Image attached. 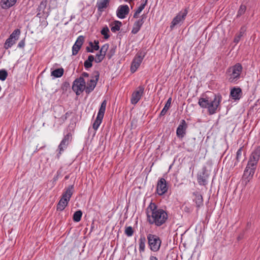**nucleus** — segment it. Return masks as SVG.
Masks as SVG:
<instances>
[{"mask_svg": "<svg viewBox=\"0 0 260 260\" xmlns=\"http://www.w3.org/2000/svg\"><path fill=\"white\" fill-rule=\"evenodd\" d=\"M97 54H99L100 55H102V56H103L104 57H105V55L106 54L104 52H102V51H101V50H100L99 52Z\"/></svg>", "mask_w": 260, "mask_h": 260, "instance_id": "37998d69", "label": "nucleus"}, {"mask_svg": "<svg viewBox=\"0 0 260 260\" xmlns=\"http://www.w3.org/2000/svg\"><path fill=\"white\" fill-rule=\"evenodd\" d=\"M104 58L105 57H103V56L100 55L99 54H96V56H95V59H94V60H95V61L96 62L99 63V62H101L104 59Z\"/></svg>", "mask_w": 260, "mask_h": 260, "instance_id": "a19ab883", "label": "nucleus"}, {"mask_svg": "<svg viewBox=\"0 0 260 260\" xmlns=\"http://www.w3.org/2000/svg\"><path fill=\"white\" fill-rule=\"evenodd\" d=\"M17 0H2V5L3 8H7L13 6Z\"/></svg>", "mask_w": 260, "mask_h": 260, "instance_id": "cd10ccee", "label": "nucleus"}, {"mask_svg": "<svg viewBox=\"0 0 260 260\" xmlns=\"http://www.w3.org/2000/svg\"><path fill=\"white\" fill-rule=\"evenodd\" d=\"M99 41L94 40V42H89V46L86 47V50L87 52H93L94 51H97L99 49Z\"/></svg>", "mask_w": 260, "mask_h": 260, "instance_id": "aec40b11", "label": "nucleus"}, {"mask_svg": "<svg viewBox=\"0 0 260 260\" xmlns=\"http://www.w3.org/2000/svg\"><path fill=\"white\" fill-rule=\"evenodd\" d=\"M242 66L238 63L230 67L227 71L229 81L230 82H236L240 78L242 71Z\"/></svg>", "mask_w": 260, "mask_h": 260, "instance_id": "20e7f679", "label": "nucleus"}, {"mask_svg": "<svg viewBox=\"0 0 260 260\" xmlns=\"http://www.w3.org/2000/svg\"><path fill=\"white\" fill-rule=\"evenodd\" d=\"M221 95L214 94L212 97L205 96L199 100L198 104L203 108H207L210 115L214 114L221 101Z\"/></svg>", "mask_w": 260, "mask_h": 260, "instance_id": "f03ea898", "label": "nucleus"}, {"mask_svg": "<svg viewBox=\"0 0 260 260\" xmlns=\"http://www.w3.org/2000/svg\"><path fill=\"white\" fill-rule=\"evenodd\" d=\"M242 95V90L240 87H234L230 92L231 98L235 100H239Z\"/></svg>", "mask_w": 260, "mask_h": 260, "instance_id": "a211bd4d", "label": "nucleus"}, {"mask_svg": "<svg viewBox=\"0 0 260 260\" xmlns=\"http://www.w3.org/2000/svg\"><path fill=\"white\" fill-rule=\"evenodd\" d=\"M187 127V123L185 120H182L178 126L176 131V134L178 137L182 138L184 137L186 130Z\"/></svg>", "mask_w": 260, "mask_h": 260, "instance_id": "dca6fc26", "label": "nucleus"}, {"mask_svg": "<svg viewBox=\"0 0 260 260\" xmlns=\"http://www.w3.org/2000/svg\"><path fill=\"white\" fill-rule=\"evenodd\" d=\"M147 239L150 249L154 252L158 251L161 243L159 238L156 235L149 234L147 235Z\"/></svg>", "mask_w": 260, "mask_h": 260, "instance_id": "39448f33", "label": "nucleus"}, {"mask_svg": "<svg viewBox=\"0 0 260 260\" xmlns=\"http://www.w3.org/2000/svg\"><path fill=\"white\" fill-rule=\"evenodd\" d=\"M144 87L143 86H139L133 92L131 99V102L133 105H136L141 99L144 94Z\"/></svg>", "mask_w": 260, "mask_h": 260, "instance_id": "9b49d317", "label": "nucleus"}, {"mask_svg": "<svg viewBox=\"0 0 260 260\" xmlns=\"http://www.w3.org/2000/svg\"><path fill=\"white\" fill-rule=\"evenodd\" d=\"M187 13V10L186 9H184L183 11H180L174 18L170 25L171 30H172L176 25L179 24L181 23H183L186 18Z\"/></svg>", "mask_w": 260, "mask_h": 260, "instance_id": "9d476101", "label": "nucleus"}, {"mask_svg": "<svg viewBox=\"0 0 260 260\" xmlns=\"http://www.w3.org/2000/svg\"><path fill=\"white\" fill-rule=\"evenodd\" d=\"M71 139L72 135L70 133L64 136L58 146L60 151L59 153H61V152L63 150L64 148L67 147L69 142L71 141Z\"/></svg>", "mask_w": 260, "mask_h": 260, "instance_id": "6ab92c4d", "label": "nucleus"}, {"mask_svg": "<svg viewBox=\"0 0 260 260\" xmlns=\"http://www.w3.org/2000/svg\"><path fill=\"white\" fill-rule=\"evenodd\" d=\"M16 41L14 39L11 38H9L6 41L5 43L4 47L6 49H8L9 48H11L14 44L16 43Z\"/></svg>", "mask_w": 260, "mask_h": 260, "instance_id": "7c9ffc66", "label": "nucleus"}, {"mask_svg": "<svg viewBox=\"0 0 260 260\" xmlns=\"http://www.w3.org/2000/svg\"><path fill=\"white\" fill-rule=\"evenodd\" d=\"M64 73V70L62 68H59L55 69V70L53 71L51 74V76H53L56 78H59L61 77Z\"/></svg>", "mask_w": 260, "mask_h": 260, "instance_id": "c756f323", "label": "nucleus"}, {"mask_svg": "<svg viewBox=\"0 0 260 260\" xmlns=\"http://www.w3.org/2000/svg\"><path fill=\"white\" fill-rule=\"evenodd\" d=\"M109 47V45L108 44H105L104 45L102 46L100 50L102 51V52H104L106 54L107 51H108Z\"/></svg>", "mask_w": 260, "mask_h": 260, "instance_id": "79ce46f5", "label": "nucleus"}, {"mask_svg": "<svg viewBox=\"0 0 260 260\" xmlns=\"http://www.w3.org/2000/svg\"><path fill=\"white\" fill-rule=\"evenodd\" d=\"M168 190V187L166 180L161 178L157 182L156 186V192L159 195L161 196L165 194Z\"/></svg>", "mask_w": 260, "mask_h": 260, "instance_id": "f8f14e48", "label": "nucleus"}, {"mask_svg": "<svg viewBox=\"0 0 260 260\" xmlns=\"http://www.w3.org/2000/svg\"><path fill=\"white\" fill-rule=\"evenodd\" d=\"M103 118H102V117H101L99 116H96V119L94 121V123H93V125H92L93 128L95 131H96L99 128L100 124L102 123Z\"/></svg>", "mask_w": 260, "mask_h": 260, "instance_id": "473e14b6", "label": "nucleus"}, {"mask_svg": "<svg viewBox=\"0 0 260 260\" xmlns=\"http://www.w3.org/2000/svg\"><path fill=\"white\" fill-rule=\"evenodd\" d=\"M110 0H100L96 3V7L98 10L100 12L104 11V9H106L109 5Z\"/></svg>", "mask_w": 260, "mask_h": 260, "instance_id": "412c9836", "label": "nucleus"}, {"mask_svg": "<svg viewBox=\"0 0 260 260\" xmlns=\"http://www.w3.org/2000/svg\"><path fill=\"white\" fill-rule=\"evenodd\" d=\"M242 148L239 149L236 153V161L239 162L242 157Z\"/></svg>", "mask_w": 260, "mask_h": 260, "instance_id": "58836bf2", "label": "nucleus"}, {"mask_svg": "<svg viewBox=\"0 0 260 260\" xmlns=\"http://www.w3.org/2000/svg\"><path fill=\"white\" fill-rule=\"evenodd\" d=\"M129 12V8L127 5H120L117 10L116 14L119 18L124 19Z\"/></svg>", "mask_w": 260, "mask_h": 260, "instance_id": "2eb2a0df", "label": "nucleus"}, {"mask_svg": "<svg viewBox=\"0 0 260 260\" xmlns=\"http://www.w3.org/2000/svg\"><path fill=\"white\" fill-rule=\"evenodd\" d=\"M146 240L144 235H141L139 240V250L140 252H143L145 249Z\"/></svg>", "mask_w": 260, "mask_h": 260, "instance_id": "b1692460", "label": "nucleus"}, {"mask_svg": "<svg viewBox=\"0 0 260 260\" xmlns=\"http://www.w3.org/2000/svg\"><path fill=\"white\" fill-rule=\"evenodd\" d=\"M172 99L171 98H170L167 101L164 108L161 110L160 113V116H164L165 115L166 113L167 112L168 110L169 109L171 104Z\"/></svg>", "mask_w": 260, "mask_h": 260, "instance_id": "c85d7f7f", "label": "nucleus"}, {"mask_svg": "<svg viewBox=\"0 0 260 260\" xmlns=\"http://www.w3.org/2000/svg\"><path fill=\"white\" fill-rule=\"evenodd\" d=\"M256 168L254 167H250L246 166V168L244 171L243 178L246 181V184L250 181L253 178Z\"/></svg>", "mask_w": 260, "mask_h": 260, "instance_id": "4468645a", "label": "nucleus"}, {"mask_svg": "<svg viewBox=\"0 0 260 260\" xmlns=\"http://www.w3.org/2000/svg\"><path fill=\"white\" fill-rule=\"evenodd\" d=\"M148 0H141V4L138 8L137 10L136 11L135 13L134 14V18H138L139 14L143 11V10L145 8V7L147 4Z\"/></svg>", "mask_w": 260, "mask_h": 260, "instance_id": "393cba45", "label": "nucleus"}, {"mask_svg": "<svg viewBox=\"0 0 260 260\" xmlns=\"http://www.w3.org/2000/svg\"><path fill=\"white\" fill-rule=\"evenodd\" d=\"M243 36V32L241 31L239 34L236 35L234 38V42L236 44L238 43L240 40L241 37Z\"/></svg>", "mask_w": 260, "mask_h": 260, "instance_id": "ea45409f", "label": "nucleus"}, {"mask_svg": "<svg viewBox=\"0 0 260 260\" xmlns=\"http://www.w3.org/2000/svg\"><path fill=\"white\" fill-rule=\"evenodd\" d=\"M207 176L205 172L201 173L198 176V182L201 185H206L207 184Z\"/></svg>", "mask_w": 260, "mask_h": 260, "instance_id": "5701e85b", "label": "nucleus"}, {"mask_svg": "<svg viewBox=\"0 0 260 260\" xmlns=\"http://www.w3.org/2000/svg\"><path fill=\"white\" fill-rule=\"evenodd\" d=\"M85 40V38L83 36H79L75 44L73 45L72 47V55H76L78 54L79 51L81 49L82 46L83 44V43Z\"/></svg>", "mask_w": 260, "mask_h": 260, "instance_id": "ddd939ff", "label": "nucleus"}, {"mask_svg": "<svg viewBox=\"0 0 260 260\" xmlns=\"http://www.w3.org/2000/svg\"><path fill=\"white\" fill-rule=\"evenodd\" d=\"M89 76V74L86 73V72H83L82 74V76L83 78V77H88Z\"/></svg>", "mask_w": 260, "mask_h": 260, "instance_id": "c03bdc74", "label": "nucleus"}, {"mask_svg": "<svg viewBox=\"0 0 260 260\" xmlns=\"http://www.w3.org/2000/svg\"><path fill=\"white\" fill-rule=\"evenodd\" d=\"M194 199L193 201L195 202L197 207L199 208L203 205V199L201 194L198 192L193 193Z\"/></svg>", "mask_w": 260, "mask_h": 260, "instance_id": "4be33fe9", "label": "nucleus"}, {"mask_svg": "<svg viewBox=\"0 0 260 260\" xmlns=\"http://www.w3.org/2000/svg\"><path fill=\"white\" fill-rule=\"evenodd\" d=\"M147 220L150 224L160 226L165 224L168 220L167 211L158 208L155 203L151 202L146 209Z\"/></svg>", "mask_w": 260, "mask_h": 260, "instance_id": "f257e3e1", "label": "nucleus"}, {"mask_svg": "<svg viewBox=\"0 0 260 260\" xmlns=\"http://www.w3.org/2000/svg\"><path fill=\"white\" fill-rule=\"evenodd\" d=\"M125 234L128 237H131L134 234V230L132 226H128L125 230Z\"/></svg>", "mask_w": 260, "mask_h": 260, "instance_id": "4c0bfd02", "label": "nucleus"}, {"mask_svg": "<svg viewBox=\"0 0 260 260\" xmlns=\"http://www.w3.org/2000/svg\"><path fill=\"white\" fill-rule=\"evenodd\" d=\"M121 25L122 23L121 22L119 21H115L112 25L111 28V31L113 32H116V31L119 30Z\"/></svg>", "mask_w": 260, "mask_h": 260, "instance_id": "2f4dec72", "label": "nucleus"}, {"mask_svg": "<svg viewBox=\"0 0 260 260\" xmlns=\"http://www.w3.org/2000/svg\"><path fill=\"white\" fill-rule=\"evenodd\" d=\"M74 185H70L65 189V191L57 205V210L62 211L68 205L71 197L73 193Z\"/></svg>", "mask_w": 260, "mask_h": 260, "instance_id": "7ed1b4c3", "label": "nucleus"}, {"mask_svg": "<svg viewBox=\"0 0 260 260\" xmlns=\"http://www.w3.org/2000/svg\"><path fill=\"white\" fill-rule=\"evenodd\" d=\"M42 5H44L43 3V2H41V4H40V7H39V8H40V9H41V6H42Z\"/></svg>", "mask_w": 260, "mask_h": 260, "instance_id": "de8ad7c7", "label": "nucleus"}, {"mask_svg": "<svg viewBox=\"0 0 260 260\" xmlns=\"http://www.w3.org/2000/svg\"><path fill=\"white\" fill-rule=\"evenodd\" d=\"M259 158L260 147H257L251 153L247 165L256 168Z\"/></svg>", "mask_w": 260, "mask_h": 260, "instance_id": "6e6552de", "label": "nucleus"}, {"mask_svg": "<svg viewBox=\"0 0 260 260\" xmlns=\"http://www.w3.org/2000/svg\"><path fill=\"white\" fill-rule=\"evenodd\" d=\"M94 59V57L92 55L88 56V58L84 62V66L85 69H87L91 68L92 66V61Z\"/></svg>", "mask_w": 260, "mask_h": 260, "instance_id": "bb28decb", "label": "nucleus"}, {"mask_svg": "<svg viewBox=\"0 0 260 260\" xmlns=\"http://www.w3.org/2000/svg\"><path fill=\"white\" fill-rule=\"evenodd\" d=\"M107 106V101L104 100L101 104L100 108L99 109L97 116H99L103 118L104 114L106 111V108Z\"/></svg>", "mask_w": 260, "mask_h": 260, "instance_id": "a878e982", "label": "nucleus"}, {"mask_svg": "<svg viewBox=\"0 0 260 260\" xmlns=\"http://www.w3.org/2000/svg\"><path fill=\"white\" fill-rule=\"evenodd\" d=\"M23 46H24V43L22 41H21L20 42H19V43L18 44V47H22Z\"/></svg>", "mask_w": 260, "mask_h": 260, "instance_id": "49530a36", "label": "nucleus"}, {"mask_svg": "<svg viewBox=\"0 0 260 260\" xmlns=\"http://www.w3.org/2000/svg\"><path fill=\"white\" fill-rule=\"evenodd\" d=\"M20 34V30L19 29H16L13 31L9 37L14 39L15 40H17Z\"/></svg>", "mask_w": 260, "mask_h": 260, "instance_id": "f704fd0d", "label": "nucleus"}, {"mask_svg": "<svg viewBox=\"0 0 260 260\" xmlns=\"http://www.w3.org/2000/svg\"><path fill=\"white\" fill-rule=\"evenodd\" d=\"M145 56V53L143 51H139L136 54L132 61L131 67V71L132 73L135 72L139 68Z\"/></svg>", "mask_w": 260, "mask_h": 260, "instance_id": "0eeeda50", "label": "nucleus"}, {"mask_svg": "<svg viewBox=\"0 0 260 260\" xmlns=\"http://www.w3.org/2000/svg\"><path fill=\"white\" fill-rule=\"evenodd\" d=\"M100 73L99 71H94L92 73V79L87 83L86 86V92L89 93L94 89L98 81L99 80Z\"/></svg>", "mask_w": 260, "mask_h": 260, "instance_id": "1a4fd4ad", "label": "nucleus"}, {"mask_svg": "<svg viewBox=\"0 0 260 260\" xmlns=\"http://www.w3.org/2000/svg\"><path fill=\"white\" fill-rule=\"evenodd\" d=\"M8 76V73L6 70H0V80L4 81L6 80Z\"/></svg>", "mask_w": 260, "mask_h": 260, "instance_id": "e433bc0d", "label": "nucleus"}, {"mask_svg": "<svg viewBox=\"0 0 260 260\" xmlns=\"http://www.w3.org/2000/svg\"><path fill=\"white\" fill-rule=\"evenodd\" d=\"M109 32V29L107 26L103 27L101 31V34L104 36L105 39H108L110 37V36L108 35Z\"/></svg>", "mask_w": 260, "mask_h": 260, "instance_id": "c9c22d12", "label": "nucleus"}, {"mask_svg": "<svg viewBox=\"0 0 260 260\" xmlns=\"http://www.w3.org/2000/svg\"><path fill=\"white\" fill-rule=\"evenodd\" d=\"M82 212L81 210L76 211L73 215V220L75 222H79L81 220Z\"/></svg>", "mask_w": 260, "mask_h": 260, "instance_id": "72a5a7b5", "label": "nucleus"}, {"mask_svg": "<svg viewBox=\"0 0 260 260\" xmlns=\"http://www.w3.org/2000/svg\"><path fill=\"white\" fill-rule=\"evenodd\" d=\"M145 16L143 15L141 18L137 20L134 24L132 30V33L133 34H136L140 29L142 25L144 22V19Z\"/></svg>", "mask_w": 260, "mask_h": 260, "instance_id": "f3484780", "label": "nucleus"}, {"mask_svg": "<svg viewBox=\"0 0 260 260\" xmlns=\"http://www.w3.org/2000/svg\"><path fill=\"white\" fill-rule=\"evenodd\" d=\"M150 260H158L157 258L154 256H151L150 257Z\"/></svg>", "mask_w": 260, "mask_h": 260, "instance_id": "a18cd8bd", "label": "nucleus"}, {"mask_svg": "<svg viewBox=\"0 0 260 260\" xmlns=\"http://www.w3.org/2000/svg\"><path fill=\"white\" fill-rule=\"evenodd\" d=\"M72 89L77 95H80L84 90H86V82L82 77H80L74 81Z\"/></svg>", "mask_w": 260, "mask_h": 260, "instance_id": "423d86ee", "label": "nucleus"}]
</instances>
